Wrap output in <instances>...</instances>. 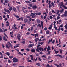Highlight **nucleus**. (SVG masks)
Returning <instances> with one entry per match:
<instances>
[{
  "instance_id": "obj_31",
  "label": "nucleus",
  "mask_w": 67,
  "mask_h": 67,
  "mask_svg": "<svg viewBox=\"0 0 67 67\" xmlns=\"http://www.w3.org/2000/svg\"><path fill=\"white\" fill-rule=\"evenodd\" d=\"M51 4L53 5L52 6L53 7H55V5L54 4V3L53 2H52V3H51Z\"/></svg>"
},
{
  "instance_id": "obj_27",
  "label": "nucleus",
  "mask_w": 67,
  "mask_h": 67,
  "mask_svg": "<svg viewBox=\"0 0 67 67\" xmlns=\"http://www.w3.org/2000/svg\"><path fill=\"white\" fill-rule=\"evenodd\" d=\"M65 15V16H67V11H65L64 12Z\"/></svg>"
},
{
  "instance_id": "obj_53",
  "label": "nucleus",
  "mask_w": 67,
  "mask_h": 67,
  "mask_svg": "<svg viewBox=\"0 0 67 67\" xmlns=\"http://www.w3.org/2000/svg\"><path fill=\"white\" fill-rule=\"evenodd\" d=\"M46 67H50V65H49V64H47V66H46Z\"/></svg>"
},
{
  "instance_id": "obj_56",
  "label": "nucleus",
  "mask_w": 67,
  "mask_h": 67,
  "mask_svg": "<svg viewBox=\"0 0 67 67\" xmlns=\"http://www.w3.org/2000/svg\"><path fill=\"white\" fill-rule=\"evenodd\" d=\"M59 51H60V54H62V49H60Z\"/></svg>"
},
{
  "instance_id": "obj_52",
  "label": "nucleus",
  "mask_w": 67,
  "mask_h": 67,
  "mask_svg": "<svg viewBox=\"0 0 67 67\" xmlns=\"http://www.w3.org/2000/svg\"><path fill=\"white\" fill-rule=\"evenodd\" d=\"M60 19V17L59 16H57V20H58V19Z\"/></svg>"
},
{
  "instance_id": "obj_48",
  "label": "nucleus",
  "mask_w": 67,
  "mask_h": 67,
  "mask_svg": "<svg viewBox=\"0 0 67 67\" xmlns=\"http://www.w3.org/2000/svg\"><path fill=\"white\" fill-rule=\"evenodd\" d=\"M54 28L56 30H57V27H56V26H54Z\"/></svg>"
},
{
  "instance_id": "obj_58",
  "label": "nucleus",
  "mask_w": 67,
  "mask_h": 67,
  "mask_svg": "<svg viewBox=\"0 0 67 67\" xmlns=\"http://www.w3.org/2000/svg\"><path fill=\"white\" fill-rule=\"evenodd\" d=\"M2 37H1V36H0V42L1 41H2Z\"/></svg>"
},
{
  "instance_id": "obj_43",
  "label": "nucleus",
  "mask_w": 67,
  "mask_h": 67,
  "mask_svg": "<svg viewBox=\"0 0 67 67\" xmlns=\"http://www.w3.org/2000/svg\"><path fill=\"white\" fill-rule=\"evenodd\" d=\"M16 8L17 9V10H18V11H20V10H19V7L18 6L16 7Z\"/></svg>"
},
{
  "instance_id": "obj_37",
  "label": "nucleus",
  "mask_w": 67,
  "mask_h": 67,
  "mask_svg": "<svg viewBox=\"0 0 67 67\" xmlns=\"http://www.w3.org/2000/svg\"><path fill=\"white\" fill-rule=\"evenodd\" d=\"M63 8H64L65 9H67V7L66 6H65V5H63Z\"/></svg>"
},
{
  "instance_id": "obj_10",
  "label": "nucleus",
  "mask_w": 67,
  "mask_h": 67,
  "mask_svg": "<svg viewBox=\"0 0 67 67\" xmlns=\"http://www.w3.org/2000/svg\"><path fill=\"white\" fill-rule=\"evenodd\" d=\"M10 45V44H7L5 46V47L7 48H8V49H9V46Z\"/></svg>"
},
{
  "instance_id": "obj_54",
  "label": "nucleus",
  "mask_w": 67,
  "mask_h": 67,
  "mask_svg": "<svg viewBox=\"0 0 67 67\" xmlns=\"http://www.w3.org/2000/svg\"><path fill=\"white\" fill-rule=\"evenodd\" d=\"M20 20H21L22 21H23V17L20 18Z\"/></svg>"
},
{
  "instance_id": "obj_30",
  "label": "nucleus",
  "mask_w": 67,
  "mask_h": 67,
  "mask_svg": "<svg viewBox=\"0 0 67 67\" xmlns=\"http://www.w3.org/2000/svg\"><path fill=\"white\" fill-rule=\"evenodd\" d=\"M28 5L30 6V7H32L33 5V4H29Z\"/></svg>"
},
{
  "instance_id": "obj_40",
  "label": "nucleus",
  "mask_w": 67,
  "mask_h": 67,
  "mask_svg": "<svg viewBox=\"0 0 67 67\" xmlns=\"http://www.w3.org/2000/svg\"><path fill=\"white\" fill-rule=\"evenodd\" d=\"M39 53L40 55H43V54H44V53L42 52H40Z\"/></svg>"
},
{
  "instance_id": "obj_21",
  "label": "nucleus",
  "mask_w": 67,
  "mask_h": 67,
  "mask_svg": "<svg viewBox=\"0 0 67 67\" xmlns=\"http://www.w3.org/2000/svg\"><path fill=\"white\" fill-rule=\"evenodd\" d=\"M25 2L26 3H31V2L29 1H25Z\"/></svg>"
},
{
  "instance_id": "obj_26",
  "label": "nucleus",
  "mask_w": 67,
  "mask_h": 67,
  "mask_svg": "<svg viewBox=\"0 0 67 67\" xmlns=\"http://www.w3.org/2000/svg\"><path fill=\"white\" fill-rule=\"evenodd\" d=\"M36 36H37V37L38 36V34H35V38H36Z\"/></svg>"
},
{
  "instance_id": "obj_13",
  "label": "nucleus",
  "mask_w": 67,
  "mask_h": 67,
  "mask_svg": "<svg viewBox=\"0 0 67 67\" xmlns=\"http://www.w3.org/2000/svg\"><path fill=\"white\" fill-rule=\"evenodd\" d=\"M51 33V32H49V30H47L46 32V33L47 34H49V33Z\"/></svg>"
},
{
  "instance_id": "obj_60",
  "label": "nucleus",
  "mask_w": 67,
  "mask_h": 67,
  "mask_svg": "<svg viewBox=\"0 0 67 67\" xmlns=\"http://www.w3.org/2000/svg\"><path fill=\"white\" fill-rule=\"evenodd\" d=\"M55 40H54L52 42V44H54V43H55Z\"/></svg>"
},
{
  "instance_id": "obj_49",
  "label": "nucleus",
  "mask_w": 67,
  "mask_h": 67,
  "mask_svg": "<svg viewBox=\"0 0 67 67\" xmlns=\"http://www.w3.org/2000/svg\"><path fill=\"white\" fill-rule=\"evenodd\" d=\"M0 32H3V30L1 28H0Z\"/></svg>"
},
{
  "instance_id": "obj_39",
  "label": "nucleus",
  "mask_w": 67,
  "mask_h": 67,
  "mask_svg": "<svg viewBox=\"0 0 67 67\" xmlns=\"http://www.w3.org/2000/svg\"><path fill=\"white\" fill-rule=\"evenodd\" d=\"M25 49L26 51H27V52H29V51H30V49L29 48L26 49Z\"/></svg>"
},
{
  "instance_id": "obj_55",
  "label": "nucleus",
  "mask_w": 67,
  "mask_h": 67,
  "mask_svg": "<svg viewBox=\"0 0 67 67\" xmlns=\"http://www.w3.org/2000/svg\"><path fill=\"white\" fill-rule=\"evenodd\" d=\"M2 27H4V24H3V23L2 24Z\"/></svg>"
},
{
  "instance_id": "obj_35",
  "label": "nucleus",
  "mask_w": 67,
  "mask_h": 67,
  "mask_svg": "<svg viewBox=\"0 0 67 67\" xmlns=\"http://www.w3.org/2000/svg\"><path fill=\"white\" fill-rule=\"evenodd\" d=\"M65 14H63V15H62L61 16V17H62V18H63L64 16H65V17H67V16H65Z\"/></svg>"
},
{
  "instance_id": "obj_7",
  "label": "nucleus",
  "mask_w": 67,
  "mask_h": 67,
  "mask_svg": "<svg viewBox=\"0 0 67 67\" xmlns=\"http://www.w3.org/2000/svg\"><path fill=\"white\" fill-rule=\"evenodd\" d=\"M34 45V44H31L29 45L28 46V48H31Z\"/></svg>"
},
{
  "instance_id": "obj_6",
  "label": "nucleus",
  "mask_w": 67,
  "mask_h": 67,
  "mask_svg": "<svg viewBox=\"0 0 67 67\" xmlns=\"http://www.w3.org/2000/svg\"><path fill=\"white\" fill-rule=\"evenodd\" d=\"M30 56L31 58V60H34H34H35V58H33V56L30 55Z\"/></svg>"
},
{
  "instance_id": "obj_14",
  "label": "nucleus",
  "mask_w": 67,
  "mask_h": 67,
  "mask_svg": "<svg viewBox=\"0 0 67 67\" xmlns=\"http://www.w3.org/2000/svg\"><path fill=\"white\" fill-rule=\"evenodd\" d=\"M37 23L38 24L40 23V20L39 19H37L36 20Z\"/></svg>"
},
{
  "instance_id": "obj_24",
  "label": "nucleus",
  "mask_w": 67,
  "mask_h": 67,
  "mask_svg": "<svg viewBox=\"0 0 67 67\" xmlns=\"http://www.w3.org/2000/svg\"><path fill=\"white\" fill-rule=\"evenodd\" d=\"M31 51L32 53H34L35 52V49H33L31 50Z\"/></svg>"
},
{
  "instance_id": "obj_61",
  "label": "nucleus",
  "mask_w": 67,
  "mask_h": 67,
  "mask_svg": "<svg viewBox=\"0 0 67 67\" xmlns=\"http://www.w3.org/2000/svg\"><path fill=\"white\" fill-rule=\"evenodd\" d=\"M59 10H58L57 12L56 13V14H58L59 13Z\"/></svg>"
},
{
  "instance_id": "obj_23",
  "label": "nucleus",
  "mask_w": 67,
  "mask_h": 67,
  "mask_svg": "<svg viewBox=\"0 0 67 67\" xmlns=\"http://www.w3.org/2000/svg\"><path fill=\"white\" fill-rule=\"evenodd\" d=\"M5 54L7 55V56H9L10 55L9 52H7L5 53Z\"/></svg>"
},
{
  "instance_id": "obj_41",
  "label": "nucleus",
  "mask_w": 67,
  "mask_h": 67,
  "mask_svg": "<svg viewBox=\"0 0 67 67\" xmlns=\"http://www.w3.org/2000/svg\"><path fill=\"white\" fill-rule=\"evenodd\" d=\"M54 65L57 66V67H62V66H59V65L57 64H54Z\"/></svg>"
},
{
  "instance_id": "obj_33",
  "label": "nucleus",
  "mask_w": 67,
  "mask_h": 67,
  "mask_svg": "<svg viewBox=\"0 0 67 67\" xmlns=\"http://www.w3.org/2000/svg\"><path fill=\"white\" fill-rule=\"evenodd\" d=\"M13 26L14 27V28H15V29L17 30V28L16 27V25L15 24H14L13 25Z\"/></svg>"
},
{
  "instance_id": "obj_45",
  "label": "nucleus",
  "mask_w": 67,
  "mask_h": 67,
  "mask_svg": "<svg viewBox=\"0 0 67 67\" xmlns=\"http://www.w3.org/2000/svg\"><path fill=\"white\" fill-rule=\"evenodd\" d=\"M22 11L24 13H26V12H25V11H24V9L23 8L22 9Z\"/></svg>"
},
{
  "instance_id": "obj_2",
  "label": "nucleus",
  "mask_w": 67,
  "mask_h": 67,
  "mask_svg": "<svg viewBox=\"0 0 67 67\" xmlns=\"http://www.w3.org/2000/svg\"><path fill=\"white\" fill-rule=\"evenodd\" d=\"M31 15H30V16H32V18H35V14L34 13H33L32 12L31 13Z\"/></svg>"
},
{
  "instance_id": "obj_20",
  "label": "nucleus",
  "mask_w": 67,
  "mask_h": 67,
  "mask_svg": "<svg viewBox=\"0 0 67 67\" xmlns=\"http://www.w3.org/2000/svg\"><path fill=\"white\" fill-rule=\"evenodd\" d=\"M36 65H37V66H39V67H41V65H40V64L39 63H36Z\"/></svg>"
},
{
  "instance_id": "obj_19",
  "label": "nucleus",
  "mask_w": 67,
  "mask_h": 67,
  "mask_svg": "<svg viewBox=\"0 0 67 67\" xmlns=\"http://www.w3.org/2000/svg\"><path fill=\"white\" fill-rule=\"evenodd\" d=\"M60 4H60L61 7H62V6L63 7V5H64V3H63V2H61Z\"/></svg>"
},
{
  "instance_id": "obj_62",
  "label": "nucleus",
  "mask_w": 67,
  "mask_h": 67,
  "mask_svg": "<svg viewBox=\"0 0 67 67\" xmlns=\"http://www.w3.org/2000/svg\"><path fill=\"white\" fill-rule=\"evenodd\" d=\"M60 30L62 31H64V29L63 28H61Z\"/></svg>"
},
{
  "instance_id": "obj_11",
  "label": "nucleus",
  "mask_w": 67,
  "mask_h": 67,
  "mask_svg": "<svg viewBox=\"0 0 67 67\" xmlns=\"http://www.w3.org/2000/svg\"><path fill=\"white\" fill-rule=\"evenodd\" d=\"M47 51H51V47L49 46H48V48L47 49Z\"/></svg>"
},
{
  "instance_id": "obj_46",
  "label": "nucleus",
  "mask_w": 67,
  "mask_h": 67,
  "mask_svg": "<svg viewBox=\"0 0 67 67\" xmlns=\"http://www.w3.org/2000/svg\"><path fill=\"white\" fill-rule=\"evenodd\" d=\"M44 43V42H42L40 43V45H42V44H43Z\"/></svg>"
},
{
  "instance_id": "obj_34",
  "label": "nucleus",
  "mask_w": 67,
  "mask_h": 67,
  "mask_svg": "<svg viewBox=\"0 0 67 67\" xmlns=\"http://www.w3.org/2000/svg\"><path fill=\"white\" fill-rule=\"evenodd\" d=\"M9 57V58L10 59H12V58L13 57V56H11V55H10Z\"/></svg>"
},
{
  "instance_id": "obj_18",
  "label": "nucleus",
  "mask_w": 67,
  "mask_h": 67,
  "mask_svg": "<svg viewBox=\"0 0 67 67\" xmlns=\"http://www.w3.org/2000/svg\"><path fill=\"white\" fill-rule=\"evenodd\" d=\"M32 8H35V9H37V6L36 5H33L32 7Z\"/></svg>"
},
{
  "instance_id": "obj_5",
  "label": "nucleus",
  "mask_w": 67,
  "mask_h": 67,
  "mask_svg": "<svg viewBox=\"0 0 67 67\" xmlns=\"http://www.w3.org/2000/svg\"><path fill=\"white\" fill-rule=\"evenodd\" d=\"M38 50H39L40 51H41V52H42V51H44V49H43V48H41V47H40L38 48Z\"/></svg>"
},
{
  "instance_id": "obj_1",
  "label": "nucleus",
  "mask_w": 67,
  "mask_h": 67,
  "mask_svg": "<svg viewBox=\"0 0 67 67\" xmlns=\"http://www.w3.org/2000/svg\"><path fill=\"white\" fill-rule=\"evenodd\" d=\"M13 63H16L18 62V59L16 58L15 57L13 58L12 59Z\"/></svg>"
},
{
  "instance_id": "obj_12",
  "label": "nucleus",
  "mask_w": 67,
  "mask_h": 67,
  "mask_svg": "<svg viewBox=\"0 0 67 67\" xmlns=\"http://www.w3.org/2000/svg\"><path fill=\"white\" fill-rule=\"evenodd\" d=\"M41 24L42 28V29H43V22L42 21L41 22Z\"/></svg>"
},
{
  "instance_id": "obj_8",
  "label": "nucleus",
  "mask_w": 67,
  "mask_h": 67,
  "mask_svg": "<svg viewBox=\"0 0 67 67\" xmlns=\"http://www.w3.org/2000/svg\"><path fill=\"white\" fill-rule=\"evenodd\" d=\"M13 10L15 12H17V10H16V9L15 7H13Z\"/></svg>"
},
{
  "instance_id": "obj_16",
  "label": "nucleus",
  "mask_w": 67,
  "mask_h": 67,
  "mask_svg": "<svg viewBox=\"0 0 67 67\" xmlns=\"http://www.w3.org/2000/svg\"><path fill=\"white\" fill-rule=\"evenodd\" d=\"M6 23H7L6 24V26H9V21H7L6 22Z\"/></svg>"
},
{
  "instance_id": "obj_15",
  "label": "nucleus",
  "mask_w": 67,
  "mask_h": 67,
  "mask_svg": "<svg viewBox=\"0 0 67 67\" xmlns=\"http://www.w3.org/2000/svg\"><path fill=\"white\" fill-rule=\"evenodd\" d=\"M3 40H5L6 41H8V40H7V39H6L5 38V37L4 36L3 37Z\"/></svg>"
},
{
  "instance_id": "obj_50",
  "label": "nucleus",
  "mask_w": 67,
  "mask_h": 67,
  "mask_svg": "<svg viewBox=\"0 0 67 67\" xmlns=\"http://www.w3.org/2000/svg\"><path fill=\"white\" fill-rule=\"evenodd\" d=\"M31 19L32 20V22L35 21V19H32L31 18V19Z\"/></svg>"
},
{
  "instance_id": "obj_17",
  "label": "nucleus",
  "mask_w": 67,
  "mask_h": 67,
  "mask_svg": "<svg viewBox=\"0 0 67 67\" xmlns=\"http://www.w3.org/2000/svg\"><path fill=\"white\" fill-rule=\"evenodd\" d=\"M27 21H28V19H25L24 20V23H26V22H27Z\"/></svg>"
},
{
  "instance_id": "obj_25",
  "label": "nucleus",
  "mask_w": 67,
  "mask_h": 67,
  "mask_svg": "<svg viewBox=\"0 0 67 67\" xmlns=\"http://www.w3.org/2000/svg\"><path fill=\"white\" fill-rule=\"evenodd\" d=\"M38 38H36L35 39V42H36V43H37V41H38Z\"/></svg>"
},
{
  "instance_id": "obj_42",
  "label": "nucleus",
  "mask_w": 67,
  "mask_h": 67,
  "mask_svg": "<svg viewBox=\"0 0 67 67\" xmlns=\"http://www.w3.org/2000/svg\"><path fill=\"white\" fill-rule=\"evenodd\" d=\"M41 57L42 58H43V57H44V58H46V57H45V56L44 55L42 56H41Z\"/></svg>"
},
{
  "instance_id": "obj_3",
  "label": "nucleus",
  "mask_w": 67,
  "mask_h": 67,
  "mask_svg": "<svg viewBox=\"0 0 67 67\" xmlns=\"http://www.w3.org/2000/svg\"><path fill=\"white\" fill-rule=\"evenodd\" d=\"M21 37V35H20V34H18L17 36V38L19 41H21V39H20Z\"/></svg>"
},
{
  "instance_id": "obj_64",
  "label": "nucleus",
  "mask_w": 67,
  "mask_h": 67,
  "mask_svg": "<svg viewBox=\"0 0 67 67\" xmlns=\"http://www.w3.org/2000/svg\"><path fill=\"white\" fill-rule=\"evenodd\" d=\"M8 30L7 29H5L4 30V32H5V31H7Z\"/></svg>"
},
{
  "instance_id": "obj_63",
  "label": "nucleus",
  "mask_w": 67,
  "mask_h": 67,
  "mask_svg": "<svg viewBox=\"0 0 67 67\" xmlns=\"http://www.w3.org/2000/svg\"><path fill=\"white\" fill-rule=\"evenodd\" d=\"M65 27L66 29L67 30V25H65L64 26Z\"/></svg>"
},
{
  "instance_id": "obj_38",
  "label": "nucleus",
  "mask_w": 67,
  "mask_h": 67,
  "mask_svg": "<svg viewBox=\"0 0 67 67\" xmlns=\"http://www.w3.org/2000/svg\"><path fill=\"white\" fill-rule=\"evenodd\" d=\"M8 9L10 11H11L13 9L12 7H11L10 8H9Z\"/></svg>"
},
{
  "instance_id": "obj_44",
  "label": "nucleus",
  "mask_w": 67,
  "mask_h": 67,
  "mask_svg": "<svg viewBox=\"0 0 67 67\" xmlns=\"http://www.w3.org/2000/svg\"><path fill=\"white\" fill-rule=\"evenodd\" d=\"M58 52H59V51H57L55 52V54H57V53H58Z\"/></svg>"
},
{
  "instance_id": "obj_36",
  "label": "nucleus",
  "mask_w": 67,
  "mask_h": 67,
  "mask_svg": "<svg viewBox=\"0 0 67 67\" xmlns=\"http://www.w3.org/2000/svg\"><path fill=\"white\" fill-rule=\"evenodd\" d=\"M64 11V9H62L60 11V13H63V12Z\"/></svg>"
},
{
  "instance_id": "obj_9",
  "label": "nucleus",
  "mask_w": 67,
  "mask_h": 67,
  "mask_svg": "<svg viewBox=\"0 0 67 67\" xmlns=\"http://www.w3.org/2000/svg\"><path fill=\"white\" fill-rule=\"evenodd\" d=\"M4 10L5 11V12H8L9 13H10V10L7 9H6L5 8H4Z\"/></svg>"
},
{
  "instance_id": "obj_29",
  "label": "nucleus",
  "mask_w": 67,
  "mask_h": 67,
  "mask_svg": "<svg viewBox=\"0 0 67 67\" xmlns=\"http://www.w3.org/2000/svg\"><path fill=\"white\" fill-rule=\"evenodd\" d=\"M52 42V39H51V40H49L48 44H49V43L50 42Z\"/></svg>"
},
{
  "instance_id": "obj_22",
  "label": "nucleus",
  "mask_w": 67,
  "mask_h": 67,
  "mask_svg": "<svg viewBox=\"0 0 67 67\" xmlns=\"http://www.w3.org/2000/svg\"><path fill=\"white\" fill-rule=\"evenodd\" d=\"M51 52H52L51 51H48V53L46 54V55H50V53Z\"/></svg>"
},
{
  "instance_id": "obj_59",
  "label": "nucleus",
  "mask_w": 67,
  "mask_h": 67,
  "mask_svg": "<svg viewBox=\"0 0 67 67\" xmlns=\"http://www.w3.org/2000/svg\"><path fill=\"white\" fill-rule=\"evenodd\" d=\"M38 59L39 61H40V62H41V61H42L40 58H38Z\"/></svg>"
},
{
  "instance_id": "obj_32",
  "label": "nucleus",
  "mask_w": 67,
  "mask_h": 67,
  "mask_svg": "<svg viewBox=\"0 0 67 67\" xmlns=\"http://www.w3.org/2000/svg\"><path fill=\"white\" fill-rule=\"evenodd\" d=\"M31 32H32V31H33V27H31Z\"/></svg>"
},
{
  "instance_id": "obj_47",
  "label": "nucleus",
  "mask_w": 67,
  "mask_h": 67,
  "mask_svg": "<svg viewBox=\"0 0 67 67\" xmlns=\"http://www.w3.org/2000/svg\"><path fill=\"white\" fill-rule=\"evenodd\" d=\"M37 26H38L39 27L41 28V25L40 24H39Z\"/></svg>"
},
{
  "instance_id": "obj_28",
  "label": "nucleus",
  "mask_w": 67,
  "mask_h": 67,
  "mask_svg": "<svg viewBox=\"0 0 67 67\" xmlns=\"http://www.w3.org/2000/svg\"><path fill=\"white\" fill-rule=\"evenodd\" d=\"M21 43L23 44H25V41H23L22 42H21Z\"/></svg>"
},
{
  "instance_id": "obj_51",
  "label": "nucleus",
  "mask_w": 67,
  "mask_h": 67,
  "mask_svg": "<svg viewBox=\"0 0 67 67\" xmlns=\"http://www.w3.org/2000/svg\"><path fill=\"white\" fill-rule=\"evenodd\" d=\"M53 62V60H52L51 61H49L48 62V63H51L52 62Z\"/></svg>"
},
{
  "instance_id": "obj_57",
  "label": "nucleus",
  "mask_w": 67,
  "mask_h": 67,
  "mask_svg": "<svg viewBox=\"0 0 67 67\" xmlns=\"http://www.w3.org/2000/svg\"><path fill=\"white\" fill-rule=\"evenodd\" d=\"M27 18H29L30 19H31V18L29 16H26Z\"/></svg>"
},
{
  "instance_id": "obj_4",
  "label": "nucleus",
  "mask_w": 67,
  "mask_h": 67,
  "mask_svg": "<svg viewBox=\"0 0 67 67\" xmlns=\"http://www.w3.org/2000/svg\"><path fill=\"white\" fill-rule=\"evenodd\" d=\"M8 44H9V47L10 46L11 48H12V49L13 48V47L12 46V45L11 44V43L9 41L8 42Z\"/></svg>"
}]
</instances>
